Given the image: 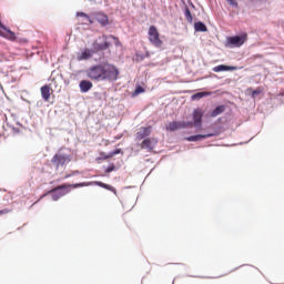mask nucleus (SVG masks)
<instances>
[{
    "label": "nucleus",
    "instance_id": "nucleus-4",
    "mask_svg": "<svg viewBox=\"0 0 284 284\" xmlns=\"http://www.w3.org/2000/svg\"><path fill=\"white\" fill-rule=\"evenodd\" d=\"M247 41V33L243 32L240 36L229 37L226 43L232 48H241Z\"/></svg>",
    "mask_w": 284,
    "mask_h": 284
},
{
    "label": "nucleus",
    "instance_id": "nucleus-7",
    "mask_svg": "<svg viewBox=\"0 0 284 284\" xmlns=\"http://www.w3.org/2000/svg\"><path fill=\"white\" fill-rule=\"evenodd\" d=\"M0 37L9 41H17V34L3 24L0 20Z\"/></svg>",
    "mask_w": 284,
    "mask_h": 284
},
{
    "label": "nucleus",
    "instance_id": "nucleus-29",
    "mask_svg": "<svg viewBox=\"0 0 284 284\" xmlns=\"http://www.w3.org/2000/svg\"><path fill=\"white\" fill-rule=\"evenodd\" d=\"M231 6H237L236 0H226Z\"/></svg>",
    "mask_w": 284,
    "mask_h": 284
},
{
    "label": "nucleus",
    "instance_id": "nucleus-30",
    "mask_svg": "<svg viewBox=\"0 0 284 284\" xmlns=\"http://www.w3.org/2000/svg\"><path fill=\"white\" fill-rule=\"evenodd\" d=\"M83 183H79V184H73L72 187H83Z\"/></svg>",
    "mask_w": 284,
    "mask_h": 284
},
{
    "label": "nucleus",
    "instance_id": "nucleus-15",
    "mask_svg": "<svg viewBox=\"0 0 284 284\" xmlns=\"http://www.w3.org/2000/svg\"><path fill=\"white\" fill-rule=\"evenodd\" d=\"M211 136H214V134L209 133V134H197V135H191L186 138V141H201V139H210Z\"/></svg>",
    "mask_w": 284,
    "mask_h": 284
},
{
    "label": "nucleus",
    "instance_id": "nucleus-14",
    "mask_svg": "<svg viewBox=\"0 0 284 284\" xmlns=\"http://www.w3.org/2000/svg\"><path fill=\"white\" fill-rule=\"evenodd\" d=\"M79 85H80L81 92H90V90H92V87H93L90 80H82Z\"/></svg>",
    "mask_w": 284,
    "mask_h": 284
},
{
    "label": "nucleus",
    "instance_id": "nucleus-22",
    "mask_svg": "<svg viewBox=\"0 0 284 284\" xmlns=\"http://www.w3.org/2000/svg\"><path fill=\"white\" fill-rule=\"evenodd\" d=\"M145 92V89L141 85H138L134 90L133 97H139V94H143Z\"/></svg>",
    "mask_w": 284,
    "mask_h": 284
},
{
    "label": "nucleus",
    "instance_id": "nucleus-17",
    "mask_svg": "<svg viewBox=\"0 0 284 284\" xmlns=\"http://www.w3.org/2000/svg\"><path fill=\"white\" fill-rule=\"evenodd\" d=\"M211 94H212L211 92H205V91L197 92V93L193 94L191 97V99H192V101H199V100L203 99L204 97H210Z\"/></svg>",
    "mask_w": 284,
    "mask_h": 284
},
{
    "label": "nucleus",
    "instance_id": "nucleus-20",
    "mask_svg": "<svg viewBox=\"0 0 284 284\" xmlns=\"http://www.w3.org/2000/svg\"><path fill=\"white\" fill-rule=\"evenodd\" d=\"M77 17H82L83 19H85V21H88L89 26H92L94 23V20H92L90 18V16H88V13L79 11L77 12Z\"/></svg>",
    "mask_w": 284,
    "mask_h": 284
},
{
    "label": "nucleus",
    "instance_id": "nucleus-25",
    "mask_svg": "<svg viewBox=\"0 0 284 284\" xmlns=\"http://www.w3.org/2000/svg\"><path fill=\"white\" fill-rule=\"evenodd\" d=\"M65 187H72V185L62 184V185H59L58 187L53 189L51 192H57V190H65Z\"/></svg>",
    "mask_w": 284,
    "mask_h": 284
},
{
    "label": "nucleus",
    "instance_id": "nucleus-11",
    "mask_svg": "<svg viewBox=\"0 0 284 284\" xmlns=\"http://www.w3.org/2000/svg\"><path fill=\"white\" fill-rule=\"evenodd\" d=\"M40 92H41V97L43 99V101H50V97L52 94V88H50V85L45 84L43 87H41L40 89Z\"/></svg>",
    "mask_w": 284,
    "mask_h": 284
},
{
    "label": "nucleus",
    "instance_id": "nucleus-12",
    "mask_svg": "<svg viewBox=\"0 0 284 284\" xmlns=\"http://www.w3.org/2000/svg\"><path fill=\"white\" fill-rule=\"evenodd\" d=\"M152 141H154L152 138L144 139L140 144L141 150H148V152H152V150H154Z\"/></svg>",
    "mask_w": 284,
    "mask_h": 284
},
{
    "label": "nucleus",
    "instance_id": "nucleus-21",
    "mask_svg": "<svg viewBox=\"0 0 284 284\" xmlns=\"http://www.w3.org/2000/svg\"><path fill=\"white\" fill-rule=\"evenodd\" d=\"M184 17L187 23H192V21L194 20V18L192 17V12L190 11V8H185Z\"/></svg>",
    "mask_w": 284,
    "mask_h": 284
},
{
    "label": "nucleus",
    "instance_id": "nucleus-32",
    "mask_svg": "<svg viewBox=\"0 0 284 284\" xmlns=\"http://www.w3.org/2000/svg\"><path fill=\"white\" fill-rule=\"evenodd\" d=\"M57 199H59V197H54L53 201H57Z\"/></svg>",
    "mask_w": 284,
    "mask_h": 284
},
{
    "label": "nucleus",
    "instance_id": "nucleus-8",
    "mask_svg": "<svg viewBox=\"0 0 284 284\" xmlns=\"http://www.w3.org/2000/svg\"><path fill=\"white\" fill-rule=\"evenodd\" d=\"M150 134H152V126H141L135 133V141H143Z\"/></svg>",
    "mask_w": 284,
    "mask_h": 284
},
{
    "label": "nucleus",
    "instance_id": "nucleus-2",
    "mask_svg": "<svg viewBox=\"0 0 284 284\" xmlns=\"http://www.w3.org/2000/svg\"><path fill=\"white\" fill-rule=\"evenodd\" d=\"M109 39H113L115 41V45H119V38L114 36H106L103 34L99 37V40L102 41L103 43H99V41L93 42V50L91 49H84L81 54L78 55V61H88V59H92V55L94 52H101L103 50H108L110 48Z\"/></svg>",
    "mask_w": 284,
    "mask_h": 284
},
{
    "label": "nucleus",
    "instance_id": "nucleus-23",
    "mask_svg": "<svg viewBox=\"0 0 284 284\" xmlns=\"http://www.w3.org/2000/svg\"><path fill=\"white\" fill-rule=\"evenodd\" d=\"M123 152L121 151V149H115L113 152L109 153L108 156H105L106 159H112L113 156H116V154H122Z\"/></svg>",
    "mask_w": 284,
    "mask_h": 284
},
{
    "label": "nucleus",
    "instance_id": "nucleus-6",
    "mask_svg": "<svg viewBox=\"0 0 284 284\" xmlns=\"http://www.w3.org/2000/svg\"><path fill=\"white\" fill-rule=\"evenodd\" d=\"M193 125L194 124L192 122L173 121L169 123V125L166 126V130H169V132H176V130H184V128H192Z\"/></svg>",
    "mask_w": 284,
    "mask_h": 284
},
{
    "label": "nucleus",
    "instance_id": "nucleus-24",
    "mask_svg": "<svg viewBox=\"0 0 284 284\" xmlns=\"http://www.w3.org/2000/svg\"><path fill=\"white\" fill-rule=\"evenodd\" d=\"M116 170V166L114 164H111L105 169L106 174H110V172H114Z\"/></svg>",
    "mask_w": 284,
    "mask_h": 284
},
{
    "label": "nucleus",
    "instance_id": "nucleus-3",
    "mask_svg": "<svg viewBox=\"0 0 284 284\" xmlns=\"http://www.w3.org/2000/svg\"><path fill=\"white\" fill-rule=\"evenodd\" d=\"M149 41L155 48H161L163 45V40L161 39V34L159 33V29L156 27L151 26L149 28Z\"/></svg>",
    "mask_w": 284,
    "mask_h": 284
},
{
    "label": "nucleus",
    "instance_id": "nucleus-26",
    "mask_svg": "<svg viewBox=\"0 0 284 284\" xmlns=\"http://www.w3.org/2000/svg\"><path fill=\"white\" fill-rule=\"evenodd\" d=\"M258 94H261V89H256L252 92V97L253 99H256V97H258Z\"/></svg>",
    "mask_w": 284,
    "mask_h": 284
},
{
    "label": "nucleus",
    "instance_id": "nucleus-10",
    "mask_svg": "<svg viewBox=\"0 0 284 284\" xmlns=\"http://www.w3.org/2000/svg\"><path fill=\"white\" fill-rule=\"evenodd\" d=\"M93 19L98 21V23H100L102 28H105V26L110 24V19L108 18V14L103 12L93 13Z\"/></svg>",
    "mask_w": 284,
    "mask_h": 284
},
{
    "label": "nucleus",
    "instance_id": "nucleus-5",
    "mask_svg": "<svg viewBox=\"0 0 284 284\" xmlns=\"http://www.w3.org/2000/svg\"><path fill=\"white\" fill-rule=\"evenodd\" d=\"M70 161H72V158L70 155L57 153L55 155H53L51 163L55 165L57 170H59V168H63V165H67V163H70Z\"/></svg>",
    "mask_w": 284,
    "mask_h": 284
},
{
    "label": "nucleus",
    "instance_id": "nucleus-16",
    "mask_svg": "<svg viewBox=\"0 0 284 284\" xmlns=\"http://www.w3.org/2000/svg\"><path fill=\"white\" fill-rule=\"evenodd\" d=\"M94 184L99 187H103L104 190H109V192H113V194H116V189L110 184L103 182H94Z\"/></svg>",
    "mask_w": 284,
    "mask_h": 284
},
{
    "label": "nucleus",
    "instance_id": "nucleus-9",
    "mask_svg": "<svg viewBox=\"0 0 284 284\" xmlns=\"http://www.w3.org/2000/svg\"><path fill=\"white\" fill-rule=\"evenodd\" d=\"M203 123V110L201 109H195L193 111V122H192V128H201Z\"/></svg>",
    "mask_w": 284,
    "mask_h": 284
},
{
    "label": "nucleus",
    "instance_id": "nucleus-28",
    "mask_svg": "<svg viewBox=\"0 0 284 284\" xmlns=\"http://www.w3.org/2000/svg\"><path fill=\"white\" fill-rule=\"evenodd\" d=\"M100 155H101V158H102L104 161H108V159H111V158H106V156H110V154H105L104 152H101Z\"/></svg>",
    "mask_w": 284,
    "mask_h": 284
},
{
    "label": "nucleus",
    "instance_id": "nucleus-31",
    "mask_svg": "<svg viewBox=\"0 0 284 284\" xmlns=\"http://www.w3.org/2000/svg\"><path fill=\"white\" fill-rule=\"evenodd\" d=\"M64 179H70V175H65Z\"/></svg>",
    "mask_w": 284,
    "mask_h": 284
},
{
    "label": "nucleus",
    "instance_id": "nucleus-27",
    "mask_svg": "<svg viewBox=\"0 0 284 284\" xmlns=\"http://www.w3.org/2000/svg\"><path fill=\"white\" fill-rule=\"evenodd\" d=\"M10 210L9 209H3V210H0V216H3V214H10Z\"/></svg>",
    "mask_w": 284,
    "mask_h": 284
},
{
    "label": "nucleus",
    "instance_id": "nucleus-19",
    "mask_svg": "<svg viewBox=\"0 0 284 284\" xmlns=\"http://www.w3.org/2000/svg\"><path fill=\"white\" fill-rule=\"evenodd\" d=\"M223 112H225V105H219L212 111L211 116H219V114H223Z\"/></svg>",
    "mask_w": 284,
    "mask_h": 284
},
{
    "label": "nucleus",
    "instance_id": "nucleus-13",
    "mask_svg": "<svg viewBox=\"0 0 284 284\" xmlns=\"http://www.w3.org/2000/svg\"><path fill=\"white\" fill-rule=\"evenodd\" d=\"M230 70L231 71L239 70V67H230V65H225V64H220V65L213 68V72H227Z\"/></svg>",
    "mask_w": 284,
    "mask_h": 284
},
{
    "label": "nucleus",
    "instance_id": "nucleus-18",
    "mask_svg": "<svg viewBox=\"0 0 284 284\" xmlns=\"http://www.w3.org/2000/svg\"><path fill=\"white\" fill-rule=\"evenodd\" d=\"M195 32H207V27L203 22H195Z\"/></svg>",
    "mask_w": 284,
    "mask_h": 284
},
{
    "label": "nucleus",
    "instance_id": "nucleus-1",
    "mask_svg": "<svg viewBox=\"0 0 284 284\" xmlns=\"http://www.w3.org/2000/svg\"><path fill=\"white\" fill-rule=\"evenodd\" d=\"M85 74L91 81H116L119 79V69L114 64L103 62L90 67Z\"/></svg>",
    "mask_w": 284,
    "mask_h": 284
}]
</instances>
